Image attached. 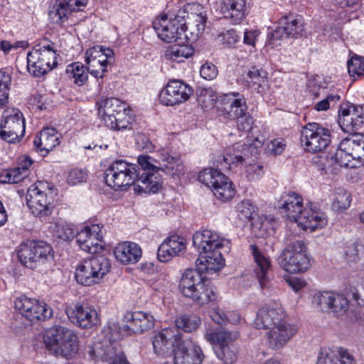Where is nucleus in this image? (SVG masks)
I'll list each match as a JSON object with an SVG mask.
<instances>
[{
  "instance_id": "15",
  "label": "nucleus",
  "mask_w": 364,
  "mask_h": 364,
  "mask_svg": "<svg viewBox=\"0 0 364 364\" xmlns=\"http://www.w3.org/2000/svg\"><path fill=\"white\" fill-rule=\"evenodd\" d=\"M14 306L28 320L45 321L53 316V310L45 302L21 296L14 301Z\"/></svg>"
},
{
  "instance_id": "5",
  "label": "nucleus",
  "mask_w": 364,
  "mask_h": 364,
  "mask_svg": "<svg viewBox=\"0 0 364 364\" xmlns=\"http://www.w3.org/2000/svg\"><path fill=\"white\" fill-rule=\"evenodd\" d=\"M286 247L278 257L279 267L290 274L306 272L310 267L304 241L298 237L286 238Z\"/></svg>"
},
{
  "instance_id": "47",
  "label": "nucleus",
  "mask_w": 364,
  "mask_h": 364,
  "mask_svg": "<svg viewBox=\"0 0 364 364\" xmlns=\"http://www.w3.org/2000/svg\"><path fill=\"white\" fill-rule=\"evenodd\" d=\"M210 317L213 321L218 324H223L228 321L232 323H237L240 321L239 315L235 312L225 314L222 309L215 308L210 312Z\"/></svg>"
},
{
  "instance_id": "37",
  "label": "nucleus",
  "mask_w": 364,
  "mask_h": 364,
  "mask_svg": "<svg viewBox=\"0 0 364 364\" xmlns=\"http://www.w3.org/2000/svg\"><path fill=\"white\" fill-rule=\"evenodd\" d=\"M34 146L38 151L46 153L59 144L58 134L55 129L47 127L43 129L33 141Z\"/></svg>"
},
{
  "instance_id": "59",
  "label": "nucleus",
  "mask_w": 364,
  "mask_h": 364,
  "mask_svg": "<svg viewBox=\"0 0 364 364\" xmlns=\"http://www.w3.org/2000/svg\"><path fill=\"white\" fill-rule=\"evenodd\" d=\"M257 217H254L251 219L252 220V231L255 235L257 237H264L267 235V228L260 219L257 215Z\"/></svg>"
},
{
  "instance_id": "61",
  "label": "nucleus",
  "mask_w": 364,
  "mask_h": 364,
  "mask_svg": "<svg viewBox=\"0 0 364 364\" xmlns=\"http://www.w3.org/2000/svg\"><path fill=\"white\" fill-rule=\"evenodd\" d=\"M235 119L237 120V125L240 130L249 131L252 129L253 119L249 114L246 113L245 111Z\"/></svg>"
},
{
  "instance_id": "28",
  "label": "nucleus",
  "mask_w": 364,
  "mask_h": 364,
  "mask_svg": "<svg viewBox=\"0 0 364 364\" xmlns=\"http://www.w3.org/2000/svg\"><path fill=\"white\" fill-rule=\"evenodd\" d=\"M98 114L101 116L106 126H112V121L120 115H125V105L115 97L107 98L97 102Z\"/></svg>"
},
{
  "instance_id": "63",
  "label": "nucleus",
  "mask_w": 364,
  "mask_h": 364,
  "mask_svg": "<svg viewBox=\"0 0 364 364\" xmlns=\"http://www.w3.org/2000/svg\"><path fill=\"white\" fill-rule=\"evenodd\" d=\"M55 235L57 237L64 240H70L75 236V232L73 228L68 225L58 226L55 230Z\"/></svg>"
},
{
  "instance_id": "39",
  "label": "nucleus",
  "mask_w": 364,
  "mask_h": 364,
  "mask_svg": "<svg viewBox=\"0 0 364 364\" xmlns=\"http://www.w3.org/2000/svg\"><path fill=\"white\" fill-rule=\"evenodd\" d=\"M242 80L247 86L258 92H262L264 87L267 85V73L263 69L254 66L243 75Z\"/></svg>"
},
{
  "instance_id": "46",
  "label": "nucleus",
  "mask_w": 364,
  "mask_h": 364,
  "mask_svg": "<svg viewBox=\"0 0 364 364\" xmlns=\"http://www.w3.org/2000/svg\"><path fill=\"white\" fill-rule=\"evenodd\" d=\"M11 85V73L0 70V107L5 106L8 102Z\"/></svg>"
},
{
  "instance_id": "52",
  "label": "nucleus",
  "mask_w": 364,
  "mask_h": 364,
  "mask_svg": "<svg viewBox=\"0 0 364 364\" xmlns=\"http://www.w3.org/2000/svg\"><path fill=\"white\" fill-rule=\"evenodd\" d=\"M348 70L350 75H364V58L353 57L348 61Z\"/></svg>"
},
{
  "instance_id": "21",
  "label": "nucleus",
  "mask_w": 364,
  "mask_h": 364,
  "mask_svg": "<svg viewBox=\"0 0 364 364\" xmlns=\"http://www.w3.org/2000/svg\"><path fill=\"white\" fill-rule=\"evenodd\" d=\"M75 237L79 247L86 252L95 254L102 249V234L98 224L85 227Z\"/></svg>"
},
{
  "instance_id": "40",
  "label": "nucleus",
  "mask_w": 364,
  "mask_h": 364,
  "mask_svg": "<svg viewBox=\"0 0 364 364\" xmlns=\"http://www.w3.org/2000/svg\"><path fill=\"white\" fill-rule=\"evenodd\" d=\"M249 0H230L225 11V17L234 23H240L245 17L250 6Z\"/></svg>"
},
{
  "instance_id": "38",
  "label": "nucleus",
  "mask_w": 364,
  "mask_h": 364,
  "mask_svg": "<svg viewBox=\"0 0 364 364\" xmlns=\"http://www.w3.org/2000/svg\"><path fill=\"white\" fill-rule=\"evenodd\" d=\"M341 146L350 151L355 160H364V135L360 133H353L350 136L341 141Z\"/></svg>"
},
{
  "instance_id": "44",
  "label": "nucleus",
  "mask_w": 364,
  "mask_h": 364,
  "mask_svg": "<svg viewBox=\"0 0 364 364\" xmlns=\"http://www.w3.org/2000/svg\"><path fill=\"white\" fill-rule=\"evenodd\" d=\"M193 50L187 45H174L168 48L165 52V57L177 63L183 61L185 58L191 57Z\"/></svg>"
},
{
  "instance_id": "64",
  "label": "nucleus",
  "mask_w": 364,
  "mask_h": 364,
  "mask_svg": "<svg viewBox=\"0 0 364 364\" xmlns=\"http://www.w3.org/2000/svg\"><path fill=\"white\" fill-rule=\"evenodd\" d=\"M363 249L362 245L353 242L346 247L345 254L349 262H354L358 257L359 252Z\"/></svg>"
},
{
  "instance_id": "19",
  "label": "nucleus",
  "mask_w": 364,
  "mask_h": 364,
  "mask_svg": "<svg viewBox=\"0 0 364 364\" xmlns=\"http://www.w3.org/2000/svg\"><path fill=\"white\" fill-rule=\"evenodd\" d=\"M338 124L345 132H354L362 127L364 122L363 107L353 104L340 106Z\"/></svg>"
},
{
  "instance_id": "17",
  "label": "nucleus",
  "mask_w": 364,
  "mask_h": 364,
  "mask_svg": "<svg viewBox=\"0 0 364 364\" xmlns=\"http://www.w3.org/2000/svg\"><path fill=\"white\" fill-rule=\"evenodd\" d=\"M6 112L0 124V137L9 142L15 143L25 133V122L22 113L18 109Z\"/></svg>"
},
{
  "instance_id": "14",
  "label": "nucleus",
  "mask_w": 364,
  "mask_h": 364,
  "mask_svg": "<svg viewBox=\"0 0 364 364\" xmlns=\"http://www.w3.org/2000/svg\"><path fill=\"white\" fill-rule=\"evenodd\" d=\"M300 140L306 151L320 152L331 141L330 131L318 123H309L303 128Z\"/></svg>"
},
{
  "instance_id": "57",
  "label": "nucleus",
  "mask_w": 364,
  "mask_h": 364,
  "mask_svg": "<svg viewBox=\"0 0 364 364\" xmlns=\"http://www.w3.org/2000/svg\"><path fill=\"white\" fill-rule=\"evenodd\" d=\"M286 147L285 141L283 139H276L267 144V151L274 156L281 154Z\"/></svg>"
},
{
  "instance_id": "24",
  "label": "nucleus",
  "mask_w": 364,
  "mask_h": 364,
  "mask_svg": "<svg viewBox=\"0 0 364 364\" xmlns=\"http://www.w3.org/2000/svg\"><path fill=\"white\" fill-rule=\"evenodd\" d=\"M238 92L220 96L218 102V110L220 115L230 119H235L246 111V104L244 99L238 98Z\"/></svg>"
},
{
  "instance_id": "50",
  "label": "nucleus",
  "mask_w": 364,
  "mask_h": 364,
  "mask_svg": "<svg viewBox=\"0 0 364 364\" xmlns=\"http://www.w3.org/2000/svg\"><path fill=\"white\" fill-rule=\"evenodd\" d=\"M345 151L346 150L341 146L340 143L336 152L331 157V160L340 166H349V163L352 160H355V159L353 158V156H351L350 151Z\"/></svg>"
},
{
  "instance_id": "20",
  "label": "nucleus",
  "mask_w": 364,
  "mask_h": 364,
  "mask_svg": "<svg viewBox=\"0 0 364 364\" xmlns=\"http://www.w3.org/2000/svg\"><path fill=\"white\" fill-rule=\"evenodd\" d=\"M87 2L88 0H56L48 11L50 21L53 23L62 26L73 12L82 11Z\"/></svg>"
},
{
  "instance_id": "7",
  "label": "nucleus",
  "mask_w": 364,
  "mask_h": 364,
  "mask_svg": "<svg viewBox=\"0 0 364 364\" xmlns=\"http://www.w3.org/2000/svg\"><path fill=\"white\" fill-rule=\"evenodd\" d=\"M186 18H189L186 9H179L176 14L165 15L154 21V28L158 36L166 43L182 40Z\"/></svg>"
},
{
  "instance_id": "16",
  "label": "nucleus",
  "mask_w": 364,
  "mask_h": 364,
  "mask_svg": "<svg viewBox=\"0 0 364 364\" xmlns=\"http://www.w3.org/2000/svg\"><path fill=\"white\" fill-rule=\"evenodd\" d=\"M87 355L95 363L102 360L109 364H129L122 351L118 350L116 346L107 339L102 342H95L92 346H88Z\"/></svg>"
},
{
  "instance_id": "35",
  "label": "nucleus",
  "mask_w": 364,
  "mask_h": 364,
  "mask_svg": "<svg viewBox=\"0 0 364 364\" xmlns=\"http://www.w3.org/2000/svg\"><path fill=\"white\" fill-rule=\"evenodd\" d=\"M115 258L122 264L137 262L141 257V250L139 246L131 242H124L118 244L114 248Z\"/></svg>"
},
{
  "instance_id": "6",
  "label": "nucleus",
  "mask_w": 364,
  "mask_h": 364,
  "mask_svg": "<svg viewBox=\"0 0 364 364\" xmlns=\"http://www.w3.org/2000/svg\"><path fill=\"white\" fill-rule=\"evenodd\" d=\"M43 341L47 349L57 356L70 359L78 351L77 335L65 326H55L49 328Z\"/></svg>"
},
{
  "instance_id": "10",
  "label": "nucleus",
  "mask_w": 364,
  "mask_h": 364,
  "mask_svg": "<svg viewBox=\"0 0 364 364\" xmlns=\"http://www.w3.org/2000/svg\"><path fill=\"white\" fill-rule=\"evenodd\" d=\"M110 269L107 258L100 255L85 259L76 269L75 278L79 284L91 286L98 283Z\"/></svg>"
},
{
  "instance_id": "36",
  "label": "nucleus",
  "mask_w": 364,
  "mask_h": 364,
  "mask_svg": "<svg viewBox=\"0 0 364 364\" xmlns=\"http://www.w3.org/2000/svg\"><path fill=\"white\" fill-rule=\"evenodd\" d=\"M206 19L202 14H191L186 18L183 38L193 42L197 41L205 28Z\"/></svg>"
},
{
  "instance_id": "31",
  "label": "nucleus",
  "mask_w": 364,
  "mask_h": 364,
  "mask_svg": "<svg viewBox=\"0 0 364 364\" xmlns=\"http://www.w3.org/2000/svg\"><path fill=\"white\" fill-rule=\"evenodd\" d=\"M317 364H355L353 356L342 348L321 349Z\"/></svg>"
},
{
  "instance_id": "26",
  "label": "nucleus",
  "mask_w": 364,
  "mask_h": 364,
  "mask_svg": "<svg viewBox=\"0 0 364 364\" xmlns=\"http://www.w3.org/2000/svg\"><path fill=\"white\" fill-rule=\"evenodd\" d=\"M269 329L267 338L269 346L272 349L282 348L296 332V328L284 320Z\"/></svg>"
},
{
  "instance_id": "49",
  "label": "nucleus",
  "mask_w": 364,
  "mask_h": 364,
  "mask_svg": "<svg viewBox=\"0 0 364 364\" xmlns=\"http://www.w3.org/2000/svg\"><path fill=\"white\" fill-rule=\"evenodd\" d=\"M238 216L241 219L251 220L255 217V207L249 200H244L237 205Z\"/></svg>"
},
{
  "instance_id": "8",
  "label": "nucleus",
  "mask_w": 364,
  "mask_h": 364,
  "mask_svg": "<svg viewBox=\"0 0 364 364\" xmlns=\"http://www.w3.org/2000/svg\"><path fill=\"white\" fill-rule=\"evenodd\" d=\"M39 182L30 186L28 189L26 199L31 212L40 218L50 215L54 208V196L51 188Z\"/></svg>"
},
{
  "instance_id": "9",
  "label": "nucleus",
  "mask_w": 364,
  "mask_h": 364,
  "mask_svg": "<svg viewBox=\"0 0 364 364\" xmlns=\"http://www.w3.org/2000/svg\"><path fill=\"white\" fill-rule=\"evenodd\" d=\"M237 331H218L207 333L206 340L213 346L217 358L224 364H233L237 359V349L233 342L237 339Z\"/></svg>"
},
{
  "instance_id": "34",
  "label": "nucleus",
  "mask_w": 364,
  "mask_h": 364,
  "mask_svg": "<svg viewBox=\"0 0 364 364\" xmlns=\"http://www.w3.org/2000/svg\"><path fill=\"white\" fill-rule=\"evenodd\" d=\"M250 250L253 257L256 266L254 269L255 274L260 284L264 288L267 281V273L271 268L269 258L266 257L256 245H250Z\"/></svg>"
},
{
  "instance_id": "25",
  "label": "nucleus",
  "mask_w": 364,
  "mask_h": 364,
  "mask_svg": "<svg viewBox=\"0 0 364 364\" xmlns=\"http://www.w3.org/2000/svg\"><path fill=\"white\" fill-rule=\"evenodd\" d=\"M203 358L200 347L191 341L180 343L174 350V364H201Z\"/></svg>"
},
{
  "instance_id": "11",
  "label": "nucleus",
  "mask_w": 364,
  "mask_h": 364,
  "mask_svg": "<svg viewBox=\"0 0 364 364\" xmlns=\"http://www.w3.org/2000/svg\"><path fill=\"white\" fill-rule=\"evenodd\" d=\"M198 178L200 183L212 188L218 200L228 201L235 195L232 183L218 169L205 168L199 173Z\"/></svg>"
},
{
  "instance_id": "32",
  "label": "nucleus",
  "mask_w": 364,
  "mask_h": 364,
  "mask_svg": "<svg viewBox=\"0 0 364 364\" xmlns=\"http://www.w3.org/2000/svg\"><path fill=\"white\" fill-rule=\"evenodd\" d=\"M281 213H284L290 220L296 222L300 214L304 211L303 199L295 193H289L282 196L279 205Z\"/></svg>"
},
{
  "instance_id": "4",
  "label": "nucleus",
  "mask_w": 364,
  "mask_h": 364,
  "mask_svg": "<svg viewBox=\"0 0 364 364\" xmlns=\"http://www.w3.org/2000/svg\"><path fill=\"white\" fill-rule=\"evenodd\" d=\"M196 268L188 269L183 274L180 282L179 289L186 297L189 298L200 305H205L215 299L213 289L206 284L207 280L203 274H212L215 272H202Z\"/></svg>"
},
{
  "instance_id": "41",
  "label": "nucleus",
  "mask_w": 364,
  "mask_h": 364,
  "mask_svg": "<svg viewBox=\"0 0 364 364\" xmlns=\"http://www.w3.org/2000/svg\"><path fill=\"white\" fill-rule=\"evenodd\" d=\"M32 164V161L25 159L24 164L21 167L4 171L0 176V181L4 183H18L27 176L28 167Z\"/></svg>"
},
{
  "instance_id": "53",
  "label": "nucleus",
  "mask_w": 364,
  "mask_h": 364,
  "mask_svg": "<svg viewBox=\"0 0 364 364\" xmlns=\"http://www.w3.org/2000/svg\"><path fill=\"white\" fill-rule=\"evenodd\" d=\"M341 99V96L336 94L328 95L325 99L317 102L314 109L317 111H326L331 107H333Z\"/></svg>"
},
{
  "instance_id": "60",
  "label": "nucleus",
  "mask_w": 364,
  "mask_h": 364,
  "mask_svg": "<svg viewBox=\"0 0 364 364\" xmlns=\"http://www.w3.org/2000/svg\"><path fill=\"white\" fill-rule=\"evenodd\" d=\"M200 73L204 79L211 80L217 77L218 69L215 65L206 63L201 66Z\"/></svg>"
},
{
  "instance_id": "12",
  "label": "nucleus",
  "mask_w": 364,
  "mask_h": 364,
  "mask_svg": "<svg viewBox=\"0 0 364 364\" xmlns=\"http://www.w3.org/2000/svg\"><path fill=\"white\" fill-rule=\"evenodd\" d=\"M57 65L56 53L50 46H36L27 55L28 71L41 77Z\"/></svg>"
},
{
  "instance_id": "45",
  "label": "nucleus",
  "mask_w": 364,
  "mask_h": 364,
  "mask_svg": "<svg viewBox=\"0 0 364 364\" xmlns=\"http://www.w3.org/2000/svg\"><path fill=\"white\" fill-rule=\"evenodd\" d=\"M280 24H283L289 37L296 38L302 34L304 25L301 19L294 17H284Z\"/></svg>"
},
{
  "instance_id": "42",
  "label": "nucleus",
  "mask_w": 364,
  "mask_h": 364,
  "mask_svg": "<svg viewBox=\"0 0 364 364\" xmlns=\"http://www.w3.org/2000/svg\"><path fill=\"white\" fill-rule=\"evenodd\" d=\"M247 149V145L240 144H234L232 148H230L223 158L227 168H230L232 165L237 166L242 164L246 156L243 151Z\"/></svg>"
},
{
  "instance_id": "30",
  "label": "nucleus",
  "mask_w": 364,
  "mask_h": 364,
  "mask_svg": "<svg viewBox=\"0 0 364 364\" xmlns=\"http://www.w3.org/2000/svg\"><path fill=\"white\" fill-rule=\"evenodd\" d=\"M128 323L124 327L134 333H142L154 327L155 319L144 311L128 312L124 317Z\"/></svg>"
},
{
  "instance_id": "56",
  "label": "nucleus",
  "mask_w": 364,
  "mask_h": 364,
  "mask_svg": "<svg viewBox=\"0 0 364 364\" xmlns=\"http://www.w3.org/2000/svg\"><path fill=\"white\" fill-rule=\"evenodd\" d=\"M127 114L125 115H119L115 119L112 121V126H107L108 127L114 129V130H124V129H132V122H130V117H127Z\"/></svg>"
},
{
  "instance_id": "3",
  "label": "nucleus",
  "mask_w": 364,
  "mask_h": 364,
  "mask_svg": "<svg viewBox=\"0 0 364 364\" xmlns=\"http://www.w3.org/2000/svg\"><path fill=\"white\" fill-rule=\"evenodd\" d=\"M351 301H354L359 306L364 305V284L349 286L346 289L345 294L324 291L317 293L313 297V303L321 311L338 316L346 313Z\"/></svg>"
},
{
  "instance_id": "51",
  "label": "nucleus",
  "mask_w": 364,
  "mask_h": 364,
  "mask_svg": "<svg viewBox=\"0 0 364 364\" xmlns=\"http://www.w3.org/2000/svg\"><path fill=\"white\" fill-rule=\"evenodd\" d=\"M350 204V194L345 190H340L335 195L333 205L337 209H346Z\"/></svg>"
},
{
  "instance_id": "18",
  "label": "nucleus",
  "mask_w": 364,
  "mask_h": 364,
  "mask_svg": "<svg viewBox=\"0 0 364 364\" xmlns=\"http://www.w3.org/2000/svg\"><path fill=\"white\" fill-rule=\"evenodd\" d=\"M193 89L180 80H171L159 94L160 102L166 106H174L187 101L193 94Z\"/></svg>"
},
{
  "instance_id": "29",
  "label": "nucleus",
  "mask_w": 364,
  "mask_h": 364,
  "mask_svg": "<svg viewBox=\"0 0 364 364\" xmlns=\"http://www.w3.org/2000/svg\"><path fill=\"white\" fill-rule=\"evenodd\" d=\"M296 223L304 230L314 231L324 227L327 224V218L323 212L313 208L311 204L304 209Z\"/></svg>"
},
{
  "instance_id": "22",
  "label": "nucleus",
  "mask_w": 364,
  "mask_h": 364,
  "mask_svg": "<svg viewBox=\"0 0 364 364\" xmlns=\"http://www.w3.org/2000/svg\"><path fill=\"white\" fill-rule=\"evenodd\" d=\"M284 317V311L279 304H267L258 310L254 324L257 328L269 329L283 321Z\"/></svg>"
},
{
  "instance_id": "27",
  "label": "nucleus",
  "mask_w": 364,
  "mask_h": 364,
  "mask_svg": "<svg viewBox=\"0 0 364 364\" xmlns=\"http://www.w3.org/2000/svg\"><path fill=\"white\" fill-rule=\"evenodd\" d=\"M181 340L179 333H176L173 328H166L156 333L152 339L154 353L163 356L168 353L172 347L177 345Z\"/></svg>"
},
{
  "instance_id": "43",
  "label": "nucleus",
  "mask_w": 364,
  "mask_h": 364,
  "mask_svg": "<svg viewBox=\"0 0 364 364\" xmlns=\"http://www.w3.org/2000/svg\"><path fill=\"white\" fill-rule=\"evenodd\" d=\"M201 324L200 317L195 314H183L178 316L175 320V326L177 329L176 333H178V330L186 333H191L196 331Z\"/></svg>"
},
{
  "instance_id": "54",
  "label": "nucleus",
  "mask_w": 364,
  "mask_h": 364,
  "mask_svg": "<svg viewBox=\"0 0 364 364\" xmlns=\"http://www.w3.org/2000/svg\"><path fill=\"white\" fill-rule=\"evenodd\" d=\"M169 247L173 250V253L178 255L179 252L186 248L185 240L178 235H172L166 240Z\"/></svg>"
},
{
  "instance_id": "48",
  "label": "nucleus",
  "mask_w": 364,
  "mask_h": 364,
  "mask_svg": "<svg viewBox=\"0 0 364 364\" xmlns=\"http://www.w3.org/2000/svg\"><path fill=\"white\" fill-rule=\"evenodd\" d=\"M67 73H70V77L75 78V82L78 85H82L87 80V74L85 72V68L80 63H75L70 65L67 70Z\"/></svg>"
},
{
  "instance_id": "13",
  "label": "nucleus",
  "mask_w": 364,
  "mask_h": 364,
  "mask_svg": "<svg viewBox=\"0 0 364 364\" xmlns=\"http://www.w3.org/2000/svg\"><path fill=\"white\" fill-rule=\"evenodd\" d=\"M51 246L43 241L21 244L17 252L19 262L26 267L34 269L53 257Z\"/></svg>"
},
{
  "instance_id": "33",
  "label": "nucleus",
  "mask_w": 364,
  "mask_h": 364,
  "mask_svg": "<svg viewBox=\"0 0 364 364\" xmlns=\"http://www.w3.org/2000/svg\"><path fill=\"white\" fill-rule=\"evenodd\" d=\"M100 51L96 47L87 50L85 53V63L87 70L95 78L102 79L107 70L108 60L102 59L103 55H100Z\"/></svg>"
},
{
  "instance_id": "55",
  "label": "nucleus",
  "mask_w": 364,
  "mask_h": 364,
  "mask_svg": "<svg viewBox=\"0 0 364 364\" xmlns=\"http://www.w3.org/2000/svg\"><path fill=\"white\" fill-rule=\"evenodd\" d=\"M87 173L82 169L74 168L68 172L67 182L71 186H75L85 181Z\"/></svg>"
},
{
  "instance_id": "62",
  "label": "nucleus",
  "mask_w": 364,
  "mask_h": 364,
  "mask_svg": "<svg viewBox=\"0 0 364 364\" xmlns=\"http://www.w3.org/2000/svg\"><path fill=\"white\" fill-rule=\"evenodd\" d=\"M173 256H176V254L173 253V250L165 240L158 249L157 257L162 262H166Z\"/></svg>"
},
{
  "instance_id": "1",
  "label": "nucleus",
  "mask_w": 364,
  "mask_h": 364,
  "mask_svg": "<svg viewBox=\"0 0 364 364\" xmlns=\"http://www.w3.org/2000/svg\"><path fill=\"white\" fill-rule=\"evenodd\" d=\"M161 159L167 163L164 166L156 165V161L149 155L139 156L138 163L142 169L141 173H138L136 164L124 160H116L105 171V183L117 191L134 184L136 181V191L155 193L161 187L160 171L171 176L181 174L184 171L183 164L177 157L166 152L161 154Z\"/></svg>"
},
{
  "instance_id": "23",
  "label": "nucleus",
  "mask_w": 364,
  "mask_h": 364,
  "mask_svg": "<svg viewBox=\"0 0 364 364\" xmlns=\"http://www.w3.org/2000/svg\"><path fill=\"white\" fill-rule=\"evenodd\" d=\"M65 313L72 323L82 328H89L98 322L96 310L88 306H70L65 309Z\"/></svg>"
},
{
  "instance_id": "58",
  "label": "nucleus",
  "mask_w": 364,
  "mask_h": 364,
  "mask_svg": "<svg viewBox=\"0 0 364 364\" xmlns=\"http://www.w3.org/2000/svg\"><path fill=\"white\" fill-rule=\"evenodd\" d=\"M218 99L217 95L211 90H205L204 95L200 97V102L203 106L206 108L216 107L218 108Z\"/></svg>"
},
{
  "instance_id": "2",
  "label": "nucleus",
  "mask_w": 364,
  "mask_h": 364,
  "mask_svg": "<svg viewBox=\"0 0 364 364\" xmlns=\"http://www.w3.org/2000/svg\"><path fill=\"white\" fill-rule=\"evenodd\" d=\"M225 242H228L210 230L194 233L193 244L200 254L196 264L198 266L200 271L216 272L224 266L225 259L219 250Z\"/></svg>"
}]
</instances>
